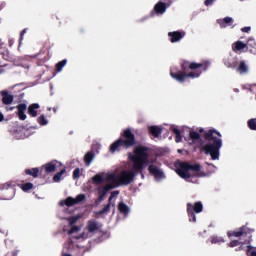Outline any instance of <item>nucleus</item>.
Listing matches in <instances>:
<instances>
[{"instance_id":"f257e3e1","label":"nucleus","mask_w":256,"mask_h":256,"mask_svg":"<svg viewBox=\"0 0 256 256\" xmlns=\"http://www.w3.org/2000/svg\"><path fill=\"white\" fill-rule=\"evenodd\" d=\"M206 141V144L202 147V151L205 155H210L212 161H217L221 155V147H223L222 135L215 129L205 131V129H198Z\"/></svg>"},{"instance_id":"f03ea898","label":"nucleus","mask_w":256,"mask_h":256,"mask_svg":"<svg viewBox=\"0 0 256 256\" xmlns=\"http://www.w3.org/2000/svg\"><path fill=\"white\" fill-rule=\"evenodd\" d=\"M180 66L182 71H178L177 73L170 72L171 78L179 83H185L186 79H197L201 77L203 71L209 69V63L189 62L187 60H183ZM199 69H202V71Z\"/></svg>"},{"instance_id":"7ed1b4c3","label":"nucleus","mask_w":256,"mask_h":256,"mask_svg":"<svg viewBox=\"0 0 256 256\" xmlns=\"http://www.w3.org/2000/svg\"><path fill=\"white\" fill-rule=\"evenodd\" d=\"M133 153L134 154H128V159L132 161L133 169L141 174L142 179H145L143 169L145 168V165L149 163V147L138 145L134 148Z\"/></svg>"},{"instance_id":"20e7f679","label":"nucleus","mask_w":256,"mask_h":256,"mask_svg":"<svg viewBox=\"0 0 256 256\" xmlns=\"http://www.w3.org/2000/svg\"><path fill=\"white\" fill-rule=\"evenodd\" d=\"M137 145V140L135 139V134L131 131V128L125 129L121 134V137L110 145V153H116V151H121L123 149H131Z\"/></svg>"},{"instance_id":"39448f33","label":"nucleus","mask_w":256,"mask_h":256,"mask_svg":"<svg viewBox=\"0 0 256 256\" xmlns=\"http://www.w3.org/2000/svg\"><path fill=\"white\" fill-rule=\"evenodd\" d=\"M135 177H137V172L133 170H123L118 176L112 174L108 176V180L112 181L114 187H121L131 185L133 181H135Z\"/></svg>"},{"instance_id":"423d86ee","label":"nucleus","mask_w":256,"mask_h":256,"mask_svg":"<svg viewBox=\"0 0 256 256\" xmlns=\"http://www.w3.org/2000/svg\"><path fill=\"white\" fill-rule=\"evenodd\" d=\"M189 171H194L195 173H199V171H201V164H191L189 162H181L176 169L177 175H179L181 179H185V181H189L191 179V173Z\"/></svg>"},{"instance_id":"0eeeda50","label":"nucleus","mask_w":256,"mask_h":256,"mask_svg":"<svg viewBox=\"0 0 256 256\" xmlns=\"http://www.w3.org/2000/svg\"><path fill=\"white\" fill-rule=\"evenodd\" d=\"M251 233H253V229L244 225L236 230L229 231L227 235L229 238L237 237L238 239H245V241H249V239H251Z\"/></svg>"},{"instance_id":"6e6552de","label":"nucleus","mask_w":256,"mask_h":256,"mask_svg":"<svg viewBox=\"0 0 256 256\" xmlns=\"http://www.w3.org/2000/svg\"><path fill=\"white\" fill-rule=\"evenodd\" d=\"M187 213L189 217V221L191 223L197 222V216H195V213H203V203L202 202H196L194 205L191 203H187Z\"/></svg>"},{"instance_id":"1a4fd4ad","label":"nucleus","mask_w":256,"mask_h":256,"mask_svg":"<svg viewBox=\"0 0 256 256\" xmlns=\"http://www.w3.org/2000/svg\"><path fill=\"white\" fill-rule=\"evenodd\" d=\"M87 199V195L85 194H78L75 198L69 196L64 200H61L59 202L60 207H73L74 205H80V203H83Z\"/></svg>"},{"instance_id":"9d476101","label":"nucleus","mask_w":256,"mask_h":256,"mask_svg":"<svg viewBox=\"0 0 256 256\" xmlns=\"http://www.w3.org/2000/svg\"><path fill=\"white\" fill-rule=\"evenodd\" d=\"M0 189L1 191H3L2 199H6L7 201H9L15 197V187H13V184H11V182L1 184Z\"/></svg>"},{"instance_id":"9b49d317","label":"nucleus","mask_w":256,"mask_h":256,"mask_svg":"<svg viewBox=\"0 0 256 256\" xmlns=\"http://www.w3.org/2000/svg\"><path fill=\"white\" fill-rule=\"evenodd\" d=\"M119 195V190L113 191L108 199L107 205L103 207V209L95 212V215H108L111 212V207H115V203H113V198Z\"/></svg>"},{"instance_id":"f8f14e48","label":"nucleus","mask_w":256,"mask_h":256,"mask_svg":"<svg viewBox=\"0 0 256 256\" xmlns=\"http://www.w3.org/2000/svg\"><path fill=\"white\" fill-rule=\"evenodd\" d=\"M111 189H114V186L111 184H106L104 187H99L98 188V198L96 200V205H99L102 201H105V196Z\"/></svg>"},{"instance_id":"ddd939ff","label":"nucleus","mask_w":256,"mask_h":256,"mask_svg":"<svg viewBox=\"0 0 256 256\" xmlns=\"http://www.w3.org/2000/svg\"><path fill=\"white\" fill-rule=\"evenodd\" d=\"M148 171L150 175H153L155 179H164L165 178V173H163V170H161L157 165L151 164L148 167Z\"/></svg>"},{"instance_id":"4468645a","label":"nucleus","mask_w":256,"mask_h":256,"mask_svg":"<svg viewBox=\"0 0 256 256\" xmlns=\"http://www.w3.org/2000/svg\"><path fill=\"white\" fill-rule=\"evenodd\" d=\"M167 7H169V4L167 5V3L163 2V1H159L158 3L155 4L154 9L151 12V15L153 17V15H163V13H165V11H167Z\"/></svg>"},{"instance_id":"2eb2a0df","label":"nucleus","mask_w":256,"mask_h":256,"mask_svg":"<svg viewBox=\"0 0 256 256\" xmlns=\"http://www.w3.org/2000/svg\"><path fill=\"white\" fill-rule=\"evenodd\" d=\"M16 109L18 111V119H20V121H25V119H27V115L25 114V112L27 111V104L20 103L16 106Z\"/></svg>"},{"instance_id":"dca6fc26","label":"nucleus","mask_w":256,"mask_h":256,"mask_svg":"<svg viewBox=\"0 0 256 256\" xmlns=\"http://www.w3.org/2000/svg\"><path fill=\"white\" fill-rule=\"evenodd\" d=\"M168 37H170L171 43H179V41L185 37V33L181 31H173L168 33Z\"/></svg>"},{"instance_id":"f3484780","label":"nucleus","mask_w":256,"mask_h":256,"mask_svg":"<svg viewBox=\"0 0 256 256\" xmlns=\"http://www.w3.org/2000/svg\"><path fill=\"white\" fill-rule=\"evenodd\" d=\"M3 105H11L15 101V96L9 94L7 90L1 92Z\"/></svg>"},{"instance_id":"a211bd4d","label":"nucleus","mask_w":256,"mask_h":256,"mask_svg":"<svg viewBox=\"0 0 256 256\" xmlns=\"http://www.w3.org/2000/svg\"><path fill=\"white\" fill-rule=\"evenodd\" d=\"M61 165V162L52 161L50 163L45 164L44 169L46 173H55V171H57V168L61 167Z\"/></svg>"},{"instance_id":"6ab92c4d","label":"nucleus","mask_w":256,"mask_h":256,"mask_svg":"<svg viewBox=\"0 0 256 256\" xmlns=\"http://www.w3.org/2000/svg\"><path fill=\"white\" fill-rule=\"evenodd\" d=\"M101 229V225H99V222L95 220H89L87 224V231L88 233H95V231H99Z\"/></svg>"},{"instance_id":"aec40b11","label":"nucleus","mask_w":256,"mask_h":256,"mask_svg":"<svg viewBox=\"0 0 256 256\" xmlns=\"http://www.w3.org/2000/svg\"><path fill=\"white\" fill-rule=\"evenodd\" d=\"M149 133L154 136L155 139H158V137L161 135V133H163V128H161L160 126H150L149 127Z\"/></svg>"},{"instance_id":"412c9836","label":"nucleus","mask_w":256,"mask_h":256,"mask_svg":"<svg viewBox=\"0 0 256 256\" xmlns=\"http://www.w3.org/2000/svg\"><path fill=\"white\" fill-rule=\"evenodd\" d=\"M243 49H247V44L243 43V41H236L232 45V51H234V53H239V51H243Z\"/></svg>"},{"instance_id":"4be33fe9","label":"nucleus","mask_w":256,"mask_h":256,"mask_svg":"<svg viewBox=\"0 0 256 256\" xmlns=\"http://www.w3.org/2000/svg\"><path fill=\"white\" fill-rule=\"evenodd\" d=\"M118 211L124 215V217H127V215H129V206H127V204H125V202H120L118 204Z\"/></svg>"},{"instance_id":"5701e85b","label":"nucleus","mask_w":256,"mask_h":256,"mask_svg":"<svg viewBox=\"0 0 256 256\" xmlns=\"http://www.w3.org/2000/svg\"><path fill=\"white\" fill-rule=\"evenodd\" d=\"M39 104L33 103L28 107V115L30 117H37V109H39Z\"/></svg>"},{"instance_id":"b1692460","label":"nucleus","mask_w":256,"mask_h":256,"mask_svg":"<svg viewBox=\"0 0 256 256\" xmlns=\"http://www.w3.org/2000/svg\"><path fill=\"white\" fill-rule=\"evenodd\" d=\"M221 29H225L227 25H233V18L225 17L223 20H218Z\"/></svg>"},{"instance_id":"393cba45","label":"nucleus","mask_w":256,"mask_h":256,"mask_svg":"<svg viewBox=\"0 0 256 256\" xmlns=\"http://www.w3.org/2000/svg\"><path fill=\"white\" fill-rule=\"evenodd\" d=\"M93 159H95V153H93V151H89L84 156V163L86 165H91V163H93Z\"/></svg>"},{"instance_id":"a878e982","label":"nucleus","mask_w":256,"mask_h":256,"mask_svg":"<svg viewBox=\"0 0 256 256\" xmlns=\"http://www.w3.org/2000/svg\"><path fill=\"white\" fill-rule=\"evenodd\" d=\"M65 173H67V170L65 168H63L62 170H60V172H57L54 176H53V182L54 183H59V181H61V177H63V175H65Z\"/></svg>"},{"instance_id":"bb28decb","label":"nucleus","mask_w":256,"mask_h":256,"mask_svg":"<svg viewBox=\"0 0 256 256\" xmlns=\"http://www.w3.org/2000/svg\"><path fill=\"white\" fill-rule=\"evenodd\" d=\"M25 174L30 175L31 177H34V179H35V178L39 177V168L26 169Z\"/></svg>"},{"instance_id":"cd10ccee","label":"nucleus","mask_w":256,"mask_h":256,"mask_svg":"<svg viewBox=\"0 0 256 256\" xmlns=\"http://www.w3.org/2000/svg\"><path fill=\"white\" fill-rule=\"evenodd\" d=\"M172 133H174V135H176V137H175L176 143H181L183 141V136L181 135V130H179L178 128H173Z\"/></svg>"},{"instance_id":"c85d7f7f","label":"nucleus","mask_w":256,"mask_h":256,"mask_svg":"<svg viewBox=\"0 0 256 256\" xmlns=\"http://www.w3.org/2000/svg\"><path fill=\"white\" fill-rule=\"evenodd\" d=\"M210 241H211L212 245H217V243L218 244L225 243V239H223V237H221V236H212L210 238Z\"/></svg>"},{"instance_id":"c756f323","label":"nucleus","mask_w":256,"mask_h":256,"mask_svg":"<svg viewBox=\"0 0 256 256\" xmlns=\"http://www.w3.org/2000/svg\"><path fill=\"white\" fill-rule=\"evenodd\" d=\"M248 69L249 68L247 67V64L245 63V61H241L237 68V71L238 73H247Z\"/></svg>"},{"instance_id":"7c9ffc66","label":"nucleus","mask_w":256,"mask_h":256,"mask_svg":"<svg viewBox=\"0 0 256 256\" xmlns=\"http://www.w3.org/2000/svg\"><path fill=\"white\" fill-rule=\"evenodd\" d=\"M37 123H39V125H42V127H44L45 125L49 124V121L47 120V118L45 117L44 114L40 115L37 118Z\"/></svg>"},{"instance_id":"2f4dec72","label":"nucleus","mask_w":256,"mask_h":256,"mask_svg":"<svg viewBox=\"0 0 256 256\" xmlns=\"http://www.w3.org/2000/svg\"><path fill=\"white\" fill-rule=\"evenodd\" d=\"M67 65V59L61 60L56 64V71L60 73V71H63V67Z\"/></svg>"},{"instance_id":"473e14b6","label":"nucleus","mask_w":256,"mask_h":256,"mask_svg":"<svg viewBox=\"0 0 256 256\" xmlns=\"http://www.w3.org/2000/svg\"><path fill=\"white\" fill-rule=\"evenodd\" d=\"M189 137L192 141H199L201 139V134H199V132L190 131Z\"/></svg>"},{"instance_id":"72a5a7b5","label":"nucleus","mask_w":256,"mask_h":256,"mask_svg":"<svg viewBox=\"0 0 256 256\" xmlns=\"http://www.w3.org/2000/svg\"><path fill=\"white\" fill-rule=\"evenodd\" d=\"M92 181L96 185H101V183H103L104 179H103V176H101V174H96L94 177H92Z\"/></svg>"},{"instance_id":"f704fd0d","label":"nucleus","mask_w":256,"mask_h":256,"mask_svg":"<svg viewBox=\"0 0 256 256\" xmlns=\"http://www.w3.org/2000/svg\"><path fill=\"white\" fill-rule=\"evenodd\" d=\"M21 189H22V191L27 193V191H31V189H33V183H31V182L24 183L21 185Z\"/></svg>"},{"instance_id":"c9c22d12","label":"nucleus","mask_w":256,"mask_h":256,"mask_svg":"<svg viewBox=\"0 0 256 256\" xmlns=\"http://www.w3.org/2000/svg\"><path fill=\"white\" fill-rule=\"evenodd\" d=\"M248 127L251 131H256V118L248 120Z\"/></svg>"},{"instance_id":"e433bc0d","label":"nucleus","mask_w":256,"mask_h":256,"mask_svg":"<svg viewBox=\"0 0 256 256\" xmlns=\"http://www.w3.org/2000/svg\"><path fill=\"white\" fill-rule=\"evenodd\" d=\"M72 177L73 179H79L81 177V169H74Z\"/></svg>"},{"instance_id":"4c0bfd02","label":"nucleus","mask_w":256,"mask_h":256,"mask_svg":"<svg viewBox=\"0 0 256 256\" xmlns=\"http://www.w3.org/2000/svg\"><path fill=\"white\" fill-rule=\"evenodd\" d=\"M77 221H79V217H77V216H72V217L68 218L69 225H75V223H77Z\"/></svg>"},{"instance_id":"58836bf2","label":"nucleus","mask_w":256,"mask_h":256,"mask_svg":"<svg viewBox=\"0 0 256 256\" xmlns=\"http://www.w3.org/2000/svg\"><path fill=\"white\" fill-rule=\"evenodd\" d=\"M238 245H241L239 240H232L230 243H228V247H238Z\"/></svg>"},{"instance_id":"ea45409f","label":"nucleus","mask_w":256,"mask_h":256,"mask_svg":"<svg viewBox=\"0 0 256 256\" xmlns=\"http://www.w3.org/2000/svg\"><path fill=\"white\" fill-rule=\"evenodd\" d=\"M247 255L256 256V250H253V246H248Z\"/></svg>"},{"instance_id":"a19ab883","label":"nucleus","mask_w":256,"mask_h":256,"mask_svg":"<svg viewBox=\"0 0 256 256\" xmlns=\"http://www.w3.org/2000/svg\"><path fill=\"white\" fill-rule=\"evenodd\" d=\"M79 231L78 226H72L70 230H68V235H73V233H77Z\"/></svg>"},{"instance_id":"79ce46f5","label":"nucleus","mask_w":256,"mask_h":256,"mask_svg":"<svg viewBox=\"0 0 256 256\" xmlns=\"http://www.w3.org/2000/svg\"><path fill=\"white\" fill-rule=\"evenodd\" d=\"M247 47H253V45H255V40L254 39H251L249 38L247 43H246Z\"/></svg>"},{"instance_id":"37998d69","label":"nucleus","mask_w":256,"mask_h":256,"mask_svg":"<svg viewBox=\"0 0 256 256\" xmlns=\"http://www.w3.org/2000/svg\"><path fill=\"white\" fill-rule=\"evenodd\" d=\"M241 31L242 33H249V31H251V27L250 26L243 27Z\"/></svg>"},{"instance_id":"c03bdc74","label":"nucleus","mask_w":256,"mask_h":256,"mask_svg":"<svg viewBox=\"0 0 256 256\" xmlns=\"http://www.w3.org/2000/svg\"><path fill=\"white\" fill-rule=\"evenodd\" d=\"M213 1L214 0H205L204 5H206V7H209V5H213Z\"/></svg>"},{"instance_id":"a18cd8bd","label":"nucleus","mask_w":256,"mask_h":256,"mask_svg":"<svg viewBox=\"0 0 256 256\" xmlns=\"http://www.w3.org/2000/svg\"><path fill=\"white\" fill-rule=\"evenodd\" d=\"M25 33H27V30H26V29H24V30L21 31V33H20V38H21V39H23V35H25Z\"/></svg>"},{"instance_id":"49530a36","label":"nucleus","mask_w":256,"mask_h":256,"mask_svg":"<svg viewBox=\"0 0 256 256\" xmlns=\"http://www.w3.org/2000/svg\"><path fill=\"white\" fill-rule=\"evenodd\" d=\"M2 121H5V115H3V113L0 112V123Z\"/></svg>"},{"instance_id":"de8ad7c7","label":"nucleus","mask_w":256,"mask_h":256,"mask_svg":"<svg viewBox=\"0 0 256 256\" xmlns=\"http://www.w3.org/2000/svg\"><path fill=\"white\" fill-rule=\"evenodd\" d=\"M228 67H229L230 69H233L235 66H234L233 64H229Z\"/></svg>"},{"instance_id":"09e8293b","label":"nucleus","mask_w":256,"mask_h":256,"mask_svg":"<svg viewBox=\"0 0 256 256\" xmlns=\"http://www.w3.org/2000/svg\"><path fill=\"white\" fill-rule=\"evenodd\" d=\"M13 109H15V107H10L8 111H13Z\"/></svg>"},{"instance_id":"8fccbe9b","label":"nucleus","mask_w":256,"mask_h":256,"mask_svg":"<svg viewBox=\"0 0 256 256\" xmlns=\"http://www.w3.org/2000/svg\"><path fill=\"white\" fill-rule=\"evenodd\" d=\"M183 152V150H181V149H178V153H182Z\"/></svg>"}]
</instances>
